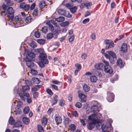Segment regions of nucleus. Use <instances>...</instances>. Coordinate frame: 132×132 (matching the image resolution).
I'll list each match as a JSON object with an SVG mask.
<instances>
[{
    "instance_id": "obj_38",
    "label": "nucleus",
    "mask_w": 132,
    "mask_h": 132,
    "mask_svg": "<svg viewBox=\"0 0 132 132\" xmlns=\"http://www.w3.org/2000/svg\"><path fill=\"white\" fill-rule=\"evenodd\" d=\"M65 104V102L64 100H61L60 101L59 105L63 107Z\"/></svg>"
},
{
    "instance_id": "obj_7",
    "label": "nucleus",
    "mask_w": 132,
    "mask_h": 132,
    "mask_svg": "<svg viewBox=\"0 0 132 132\" xmlns=\"http://www.w3.org/2000/svg\"><path fill=\"white\" fill-rule=\"evenodd\" d=\"M49 63L48 60L45 61L40 60V61L39 62L38 64L39 66L41 68H43L45 67L44 64H47Z\"/></svg>"
},
{
    "instance_id": "obj_26",
    "label": "nucleus",
    "mask_w": 132,
    "mask_h": 132,
    "mask_svg": "<svg viewBox=\"0 0 132 132\" xmlns=\"http://www.w3.org/2000/svg\"><path fill=\"white\" fill-rule=\"evenodd\" d=\"M45 6V3L44 1H42L40 2L39 4V7L41 8H44Z\"/></svg>"
},
{
    "instance_id": "obj_21",
    "label": "nucleus",
    "mask_w": 132,
    "mask_h": 132,
    "mask_svg": "<svg viewBox=\"0 0 132 132\" xmlns=\"http://www.w3.org/2000/svg\"><path fill=\"white\" fill-rule=\"evenodd\" d=\"M84 90L86 92H88L90 90V87L87 85H85L83 87Z\"/></svg>"
},
{
    "instance_id": "obj_5",
    "label": "nucleus",
    "mask_w": 132,
    "mask_h": 132,
    "mask_svg": "<svg viewBox=\"0 0 132 132\" xmlns=\"http://www.w3.org/2000/svg\"><path fill=\"white\" fill-rule=\"evenodd\" d=\"M108 54H105V56L106 58H116V55L115 54L111 51H108L107 52Z\"/></svg>"
},
{
    "instance_id": "obj_6",
    "label": "nucleus",
    "mask_w": 132,
    "mask_h": 132,
    "mask_svg": "<svg viewBox=\"0 0 132 132\" xmlns=\"http://www.w3.org/2000/svg\"><path fill=\"white\" fill-rule=\"evenodd\" d=\"M90 110L91 112L95 113H97L100 111L98 106L96 105L92 106L90 108Z\"/></svg>"
},
{
    "instance_id": "obj_11",
    "label": "nucleus",
    "mask_w": 132,
    "mask_h": 132,
    "mask_svg": "<svg viewBox=\"0 0 132 132\" xmlns=\"http://www.w3.org/2000/svg\"><path fill=\"white\" fill-rule=\"evenodd\" d=\"M79 97L81 99L80 101L81 102H84L86 101V96L82 93H80L79 94Z\"/></svg>"
},
{
    "instance_id": "obj_2",
    "label": "nucleus",
    "mask_w": 132,
    "mask_h": 132,
    "mask_svg": "<svg viewBox=\"0 0 132 132\" xmlns=\"http://www.w3.org/2000/svg\"><path fill=\"white\" fill-rule=\"evenodd\" d=\"M27 55L24 60L26 62V65L29 68H32L34 66V64L32 61L35 60V55L31 52H28Z\"/></svg>"
},
{
    "instance_id": "obj_4",
    "label": "nucleus",
    "mask_w": 132,
    "mask_h": 132,
    "mask_svg": "<svg viewBox=\"0 0 132 132\" xmlns=\"http://www.w3.org/2000/svg\"><path fill=\"white\" fill-rule=\"evenodd\" d=\"M107 100L109 102H112L113 101L114 99V95L112 93L110 92H107Z\"/></svg>"
},
{
    "instance_id": "obj_27",
    "label": "nucleus",
    "mask_w": 132,
    "mask_h": 132,
    "mask_svg": "<svg viewBox=\"0 0 132 132\" xmlns=\"http://www.w3.org/2000/svg\"><path fill=\"white\" fill-rule=\"evenodd\" d=\"M58 13L61 15H64L65 16L64 14L66 13V12L65 10L62 9H60L58 10L57 11Z\"/></svg>"
},
{
    "instance_id": "obj_45",
    "label": "nucleus",
    "mask_w": 132,
    "mask_h": 132,
    "mask_svg": "<svg viewBox=\"0 0 132 132\" xmlns=\"http://www.w3.org/2000/svg\"><path fill=\"white\" fill-rule=\"evenodd\" d=\"M25 84L28 85V86H31L32 85L31 81L30 80H26L25 81Z\"/></svg>"
},
{
    "instance_id": "obj_47",
    "label": "nucleus",
    "mask_w": 132,
    "mask_h": 132,
    "mask_svg": "<svg viewBox=\"0 0 132 132\" xmlns=\"http://www.w3.org/2000/svg\"><path fill=\"white\" fill-rule=\"evenodd\" d=\"M75 106L77 108H80L81 107V104L79 102H77L75 104Z\"/></svg>"
},
{
    "instance_id": "obj_25",
    "label": "nucleus",
    "mask_w": 132,
    "mask_h": 132,
    "mask_svg": "<svg viewBox=\"0 0 132 132\" xmlns=\"http://www.w3.org/2000/svg\"><path fill=\"white\" fill-rule=\"evenodd\" d=\"M65 18L62 16H60L57 18L56 20L58 22H61L64 21Z\"/></svg>"
},
{
    "instance_id": "obj_41",
    "label": "nucleus",
    "mask_w": 132,
    "mask_h": 132,
    "mask_svg": "<svg viewBox=\"0 0 132 132\" xmlns=\"http://www.w3.org/2000/svg\"><path fill=\"white\" fill-rule=\"evenodd\" d=\"M14 126L15 127H20L21 125V122L19 121H18V122H15L14 124Z\"/></svg>"
},
{
    "instance_id": "obj_54",
    "label": "nucleus",
    "mask_w": 132,
    "mask_h": 132,
    "mask_svg": "<svg viewBox=\"0 0 132 132\" xmlns=\"http://www.w3.org/2000/svg\"><path fill=\"white\" fill-rule=\"evenodd\" d=\"M89 20V18L86 19L82 21V22L83 24H85L88 22Z\"/></svg>"
},
{
    "instance_id": "obj_44",
    "label": "nucleus",
    "mask_w": 132,
    "mask_h": 132,
    "mask_svg": "<svg viewBox=\"0 0 132 132\" xmlns=\"http://www.w3.org/2000/svg\"><path fill=\"white\" fill-rule=\"evenodd\" d=\"M46 92L47 93L51 96H52L53 94V93L52 91V90L50 89H47L46 90Z\"/></svg>"
},
{
    "instance_id": "obj_20",
    "label": "nucleus",
    "mask_w": 132,
    "mask_h": 132,
    "mask_svg": "<svg viewBox=\"0 0 132 132\" xmlns=\"http://www.w3.org/2000/svg\"><path fill=\"white\" fill-rule=\"evenodd\" d=\"M31 80L33 81V82L34 83L38 84L40 82L39 79L37 78H32Z\"/></svg>"
},
{
    "instance_id": "obj_29",
    "label": "nucleus",
    "mask_w": 132,
    "mask_h": 132,
    "mask_svg": "<svg viewBox=\"0 0 132 132\" xmlns=\"http://www.w3.org/2000/svg\"><path fill=\"white\" fill-rule=\"evenodd\" d=\"M37 42L41 45H44L45 43V40L44 39H39L37 41Z\"/></svg>"
},
{
    "instance_id": "obj_61",
    "label": "nucleus",
    "mask_w": 132,
    "mask_h": 132,
    "mask_svg": "<svg viewBox=\"0 0 132 132\" xmlns=\"http://www.w3.org/2000/svg\"><path fill=\"white\" fill-rule=\"evenodd\" d=\"M104 43L106 44H109L111 43V41L110 42V41L108 39H106L104 40Z\"/></svg>"
},
{
    "instance_id": "obj_34",
    "label": "nucleus",
    "mask_w": 132,
    "mask_h": 132,
    "mask_svg": "<svg viewBox=\"0 0 132 132\" xmlns=\"http://www.w3.org/2000/svg\"><path fill=\"white\" fill-rule=\"evenodd\" d=\"M53 36V33L50 32L46 36L47 39H50Z\"/></svg>"
},
{
    "instance_id": "obj_24",
    "label": "nucleus",
    "mask_w": 132,
    "mask_h": 132,
    "mask_svg": "<svg viewBox=\"0 0 132 132\" xmlns=\"http://www.w3.org/2000/svg\"><path fill=\"white\" fill-rule=\"evenodd\" d=\"M15 122V120L13 119V117L11 116L9 119V123L11 125H13Z\"/></svg>"
},
{
    "instance_id": "obj_17",
    "label": "nucleus",
    "mask_w": 132,
    "mask_h": 132,
    "mask_svg": "<svg viewBox=\"0 0 132 132\" xmlns=\"http://www.w3.org/2000/svg\"><path fill=\"white\" fill-rule=\"evenodd\" d=\"M42 123L43 125L45 126L47 123V120L45 117H44L42 121Z\"/></svg>"
},
{
    "instance_id": "obj_13",
    "label": "nucleus",
    "mask_w": 132,
    "mask_h": 132,
    "mask_svg": "<svg viewBox=\"0 0 132 132\" xmlns=\"http://www.w3.org/2000/svg\"><path fill=\"white\" fill-rule=\"evenodd\" d=\"M117 65L120 68H122L123 66L122 65V60L119 58L117 61L116 62Z\"/></svg>"
},
{
    "instance_id": "obj_30",
    "label": "nucleus",
    "mask_w": 132,
    "mask_h": 132,
    "mask_svg": "<svg viewBox=\"0 0 132 132\" xmlns=\"http://www.w3.org/2000/svg\"><path fill=\"white\" fill-rule=\"evenodd\" d=\"M30 46L32 48H35L37 46V44L36 42L34 41H32L30 44Z\"/></svg>"
},
{
    "instance_id": "obj_43",
    "label": "nucleus",
    "mask_w": 132,
    "mask_h": 132,
    "mask_svg": "<svg viewBox=\"0 0 132 132\" xmlns=\"http://www.w3.org/2000/svg\"><path fill=\"white\" fill-rule=\"evenodd\" d=\"M31 72L32 75H37L38 73V72L36 70L33 69L31 70Z\"/></svg>"
},
{
    "instance_id": "obj_62",
    "label": "nucleus",
    "mask_w": 132,
    "mask_h": 132,
    "mask_svg": "<svg viewBox=\"0 0 132 132\" xmlns=\"http://www.w3.org/2000/svg\"><path fill=\"white\" fill-rule=\"evenodd\" d=\"M49 27L50 30L52 31H53L54 30V27L52 25H51Z\"/></svg>"
},
{
    "instance_id": "obj_10",
    "label": "nucleus",
    "mask_w": 132,
    "mask_h": 132,
    "mask_svg": "<svg viewBox=\"0 0 132 132\" xmlns=\"http://www.w3.org/2000/svg\"><path fill=\"white\" fill-rule=\"evenodd\" d=\"M127 46L126 43H123L121 45L120 51L123 53L127 52Z\"/></svg>"
},
{
    "instance_id": "obj_32",
    "label": "nucleus",
    "mask_w": 132,
    "mask_h": 132,
    "mask_svg": "<svg viewBox=\"0 0 132 132\" xmlns=\"http://www.w3.org/2000/svg\"><path fill=\"white\" fill-rule=\"evenodd\" d=\"M29 111V108L28 106L26 107L23 110V113L25 114H27Z\"/></svg>"
},
{
    "instance_id": "obj_42",
    "label": "nucleus",
    "mask_w": 132,
    "mask_h": 132,
    "mask_svg": "<svg viewBox=\"0 0 132 132\" xmlns=\"http://www.w3.org/2000/svg\"><path fill=\"white\" fill-rule=\"evenodd\" d=\"M30 8V6L29 5L26 4V5L24 6V8L23 9L25 11H28L29 10Z\"/></svg>"
},
{
    "instance_id": "obj_37",
    "label": "nucleus",
    "mask_w": 132,
    "mask_h": 132,
    "mask_svg": "<svg viewBox=\"0 0 132 132\" xmlns=\"http://www.w3.org/2000/svg\"><path fill=\"white\" fill-rule=\"evenodd\" d=\"M22 91H27L30 89L29 86L27 85H25L22 87Z\"/></svg>"
},
{
    "instance_id": "obj_3",
    "label": "nucleus",
    "mask_w": 132,
    "mask_h": 132,
    "mask_svg": "<svg viewBox=\"0 0 132 132\" xmlns=\"http://www.w3.org/2000/svg\"><path fill=\"white\" fill-rule=\"evenodd\" d=\"M99 121L94 119L88 123L87 127V128L89 130H92L94 127L95 125L99 123Z\"/></svg>"
},
{
    "instance_id": "obj_55",
    "label": "nucleus",
    "mask_w": 132,
    "mask_h": 132,
    "mask_svg": "<svg viewBox=\"0 0 132 132\" xmlns=\"http://www.w3.org/2000/svg\"><path fill=\"white\" fill-rule=\"evenodd\" d=\"M80 122L83 126H85L86 125V123L85 122V119H80Z\"/></svg>"
},
{
    "instance_id": "obj_31",
    "label": "nucleus",
    "mask_w": 132,
    "mask_h": 132,
    "mask_svg": "<svg viewBox=\"0 0 132 132\" xmlns=\"http://www.w3.org/2000/svg\"><path fill=\"white\" fill-rule=\"evenodd\" d=\"M77 9V6H75L73 7L70 8V9L71 12L72 13H74L76 12Z\"/></svg>"
},
{
    "instance_id": "obj_53",
    "label": "nucleus",
    "mask_w": 132,
    "mask_h": 132,
    "mask_svg": "<svg viewBox=\"0 0 132 132\" xmlns=\"http://www.w3.org/2000/svg\"><path fill=\"white\" fill-rule=\"evenodd\" d=\"M26 91H22V92L23 93V95L24 96L27 97H29L30 95L28 93L27 94L26 92Z\"/></svg>"
},
{
    "instance_id": "obj_15",
    "label": "nucleus",
    "mask_w": 132,
    "mask_h": 132,
    "mask_svg": "<svg viewBox=\"0 0 132 132\" xmlns=\"http://www.w3.org/2000/svg\"><path fill=\"white\" fill-rule=\"evenodd\" d=\"M108 128L107 126L104 123L102 124L101 126V128L103 132H106Z\"/></svg>"
},
{
    "instance_id": "obj_35",
    "label": "nucleus",
    "mask_w": 132,
    "mask_h": 132,
    "mask_svg": "<svg viewBox=\"0 0 132 132\" xmlns=\"http://www.w3.org/2000/svg\"><path fill=\"white\" fill-rule=\"evenodd\" d=\"M69 24V22L68 21L63 22L60 24V25L62 27H65Z\"/></svg>"
},
{
    "instance_id": "obj_63",
    "label": "nucleus",
    "mask_w": 132,
    "mask_h": 132,
    "mask_svg": "<svg viewBox=\"0 0 132 132\" xmlns=\"http://www.w3.org/2000/svg\"><path fill=\"white\" fill-rule=\"evenodd\" d=\"M91 38L93 40H95V33H93L91 35Z\"/></svg>"
},
{
    "instance_id": "obj_51",
    "label": "nucleus",
    "mask_w": 132,
    "mask_h": 132,
    "mask_svg": "<svg viewBox=\"0 0 132 132\" xmlns=\"http://www.w3.org/2000/svg\"><path fill=\"white\" fill-rule=\"evenodd\" d=\"M52 82L54 84L56 85H59L61 83V82H59L56 80H52Z\"/></svg>"
},
{
    "instance_id": "obj_33",
    "label": "nucleus",
    "mask_w": 132,
    "mask_h": 132,
    "mask_svg": "<svg viewBox=\"0 0 132 132\" xmlns=\"http://www.w3.org/2000/svg\"><path fill=\"white\" fill-rule=\"evenodd\" d=\"M37 129L39 132H44V130L43 127L40 125H38Z\"/></svg>"
},
{
    "instance_id": "obj_49",
    "label": "nucleus",
    "mask_w": 132,
    "mask_h": 132,
    "mask_svg": "<svg viewBox=\"0 0 132 132\" xmlns=\"http://www.w3.org/2000/svg\"><path fill=\"white\" fill-rule=\"evenodd\" d=\"M37 52L40 54L41 53H43V50L42 48L38 49L37 50Z\"/></svg>"
},
{
    "instance_id": "obj_28",
    "label": "nucleus",
    "mask_w": 132,
    "mask_h": 132,
    "mask_svg": "<svg viewBox=\"0 0 132 132\" xmlns=\"http://www.w3.org/2000/svg\"><path fill=\"white\" fill-rule=\"evenodd\" d=\"M58 96L57 95H55L54 97V102L52 104V106H53L57 103L58 101Z\"/></svg>"
},
{
    "instance_id": "obj_8",
    "label": "nucleus",
    "mask_w": 132,
    "mask_h": 132,
    "mask_svg": "<svg viewBox=\"0 0 132 132\" xmlns=\"http://www.w3.org/2000/svg\"><path fill=\"white\" fill-rule=\"evenodd\" d=\"M75 66L77 68L75 71V75H77L78 72L81 69V66L80 64L79 63H76L75 64Z\"/></svg>"
},
{
    "instance_id": "obj_16",
    "label": "nucleus",
    "mask_w": 132,
    "mask_h": 132,
    "mask_svg": "<svg viewBox=\"0 0 132 132\" xmlns=\"http://www.w3.org/2000/svg\"><path fill=\"white\" fill-rule=\"evenodd\" d=\"M32 21V17L30 16H27L25 19V21L27 24L30 23Z\"/></svg>"
},
{
    "instance_id": "obj_40",
    "label": "nucleus",
    "mask_w": 132,
    "mask_h": 132,
    "mask_svg": "<svg viewBox=\"0 0 132 132\" xmlns=\"http://www.w3.org/2000/svg\"><path fill=\"white\" fill-rule=\"evenodd\" d=\"M40 35V33L38 31H36L34 33V36L36 38H39Z\"/></svg>"
},
{
    "instance_id": "obj_58",
    "label": "nucleus",
    "mask_w": 132,
    "mask_h": 132,
    "mask_svg": "<svg viewBox=\"0 0 132 132\" xmlns=\"http://www.w3.org/2000/svg\"><path fill=\"white\" fill-rule=\"evenodd\" d=\"M56 27L57 26V23L53 20H51L50 21Z\"/></svg>"
},
{
    "instance_id": "obj_36",
    "label": "nucleus",
    "mask_w": 132,
    "mask_h": 132,
    "mask_svg": "<svg viewBox=\"0 0 132 132\" xmlns=\"http://www.w3.org/2000/svg\"><path fill=\"white\" fill-rule=\"evenodd\" d=\"M48 31V28L46 26H44L42 28V31L45 34Z\"/></svg>"
},
{
    "instance_id": "obj_52",
    "label": "nucleus",
    "mask_w": 132,
    "mask_h": 132,
    "mask_svg": "<svg viewBox=\"0 0 132 132\" xmlns=\"http://www.w3.org/2000/svg\"><path fill=\"white\" fill-rule=\"evenodd\" d=\"M26 3L25 2H23L21 3L20 5V8L21 9H23L24 7L26 5Z\"/></svg>"
},
{
    "instance_id": "obj_23",
    "label": "nucleus",
    "mask_w": 132,
    "mask_h": 132,
    "mask_svg": "<svg viewBox=\"0 0 132 132\" xmlns=\"http://www.w3.org/2000/svg\"><path fill=\"white\" fill-rule=\"evenodd\" d=\"M69 127L71 131H74L76 129V125L73 124H71L69 126Z\"/></svg>"
},
{
    "instance_id": "obj_14",
    "label": "nucleus",
    "mask_w": 132,
    "mask_h": 132,
    "mask_svg": "<svg viewBox=\"0 0 132 132\" xmlns=\"http://www.w3.org/2000/svg\"><path fill=\"white\" fill-rule=\"evenodd\" d=\"M7 11V13L9 14H14V11L12 7H8Z\"/></svg>"
},
{
    "instance_id": "obj_57",
    "label": "nucleus",
    "mask_w": 132,
    "mask_h": 132,
    "mask_svg": "<svg viewBox=\"0 0 132 132\" xmlns=\"http://www.w3.org/2000/svg\"><path fill=\"white\" fill-rule=\"evenodd\" d=\"M66 36H62V37L60 38V41L61 42H62L63 40H64L66 38Z\"/></svg>"
},
{
    "instance_id": "obj_48",
    "label": "nucleus",
    "mask_w": 132,
    "mask_h": 132,
    "mask_svg": "<svg viewBox=\"0 0 132 132\" xmlns=\"http://www.w3.org/2000/svg\"><path fill=\"white\" fill-rule=\"evenodd\" d=\"M51 86L55 90H59L58 88L54 84H51Z\"/></svg>"
},
{
    "instance_id": "obj_1",
    "label": "nucleus",
    "mask_w": 132,
    "mask_h": 132,
    "mask_svg": "<svg viewBox=\"0 0 132 132\" xmlns=\"http://www.w3.org/2000/svg\"><path fill=\"white\" fill-rule=\"evenodd\" d=\"M103 62L105 64L104 65L102 63H97L94 66L95 68L97 70H104L105 72L110 74H112L113 72V70L110 66L109 65L108 62L105 60H103Z\"/></svg>"
},
{
    "instance_id": "obj_19",
    "label": "nucleus",
    "mask_w": 132,
    "mask_h": 132,
    "mask_svg": "<svg viewBox=\"0 0 132 132\" xmlns=\"http://www.w3.org/2000/svg\"><path fill=\"white\" fill-rule=\"evenodd\" d=\"M90 79L91 82H95L97 80V78L96 76H92L90 77Z\"/></svg>"
},
{
    "instance_id": "obj_46",
    "label": "nucleus",
    "mask_w": 132,
    "mask_h": 132,
    "mask_svg": "<svg viewBox=\"0 0 132 132\" xmlns=\"http://www.w3.org/2000/svg\"><path fill=\"white\" fill-rule=\"evenodd\" d=\"M38 92H35L33 94V98L35 99H36L38 96Z\"/></svg>"
},
{
    "instance_id": "obj_9",
    "label": "nucleus",
    "mask_w": 132,
    "mask_h": 132,
    "mask_svg": "<svg viewBox=\"0 0 132 132\" xmlns=\"http://www.w3.org/2000/svg\"><path fill=\"white\" fill-rule=\"evenodd\" d=\"M55 121L56 123V124L58 125L61 123L62 121V119L61 117L59 116H55Z\"/></svg>"
},
{
    "instance_id": "obj_60",
    "label": "nucleus",
    "mask_w": 132,
    "mask_h": 132,
    "mask_svg": "<svg viewBox=\"0 0 132 132\" xmlns=\"http://www.w3.org/2000/svg\"><path fill=\"white\" fill-rule=\"evenodd\" d=\"M38 89L36 87H34L31 89L32 92H36V91H38Z\"/></svg>"
},
{
    "instance_id": "obj_18",
    "label": "nucleus",
    "mask_w": 132,
    "mask_h": 132,
    "mask_svg": "<svg viewBox=\"0 0 132 132\" xmlns=\"http://www.w3.org/2000/svg\"><path fill=\"white\" fill-rule=\"evenodd\" d=\"M22 120L23 123L26 124H28L29 123L30 120L28 118L24 117L22 118Z\"/></svg>"
},
{
    "instance_id": "obj_39",
    "label": "nucleus",
    "mask_w": 132,
    "mask_h": 132,
    "mask_svg": "<svg viewBox=\"0 0 132 132\" xmlns=\"http://www.w3.org/2000/svg\"><path fill=\"white\" fill-rule=\"evenodd\" d=\"M116 59L117 57H112V58H108V59L109 60L110 62L111 63H112V64H114L115 63V62L114 59H115V60H116Z\"/></svg>"
},
{
    "instance_id": "obj_59",
    "label": "nucleus",
    "mask_w": 132,
    "mask_h": 132,
    "mask_svg": "<svg viewBox=\"0 0 132 132\" xmlns=\"http://www.w3.org/2000/svg\"><path fill=\"white\" fill-rule=\"evenodd\" d=\"M36 3H33L32 5H31V6L30 8V9L31 10H32L36 6Z\"/></svg>"
},
{
    "instance_id": "obj_12",
    "label": "nucleus",
    "mask_w": 132,
    "mask_h": 132,
    "mask_svg": "<svg viewBox=\"0 0 132 132\" xmlns=\"http://www.w3.org/2000/svg\"><path fill=\"white\" fill-rule=\"evenodd\" d=\"M39 58L40 60L45 61V60H48L46 59L47 58L46 55L45 53H41L39 55Z\"/></svg>"
},
{
    "instance_id": "obj_64",
    "label": "nucleus",
    "mask_w": 132,
    "mask_h": 132,
    "mask_svg": "<svg viewBox=\"0 0 132 132\" xmlns=\"http://www.w3.org/2000/svg\"><path fill=\"white\" fill-rule=\"evenodd\" d=\"M71 77H72L71 75H69L68 77V82H69L70 84V83L71 82Z\"/></svg>"
},
{
    "instance_id": "obj_56",
    "label": "nucleus",
    "mask_w": 132,
    "mask_h": 132,
    "mask_svg": "<svg viewBox=\"0 0 132 132\" xmlns=\"http://www.w3.org/2000/svg\"><path fill=\"white\" fill-rule=\"evenodd\" d=\"M74 39V35L72 36L69 39V41L70 42H72Z\"/></svg>"
},
{
    "instance_id": "obj_22",
    "label": "nucleus",
    "mask_w": 132,
    "mask_h": 132,
    "mask_svg": "<svg viewBox=\"0 0 132 132\" xmlns=\"http://www.w3.org/2000/svg\"><path fill=\"white\" fill-rule=\"evenodd\" d=\"M39 12V11L37 9H35L33 11L32 15L33 16L36 18V17L38 15V13Z\"/></svg>"
},
{
    "instance_id": "obj_50",
    "label": "nucleus",
    "mask_w": 132,
    "mask_h": 132,
    "mask_svg": "<svg viewBox=\"0 0 132 132\" xmlns=\"http://www.w3.org/2000/svg\"><path fill=\"white\" fill-rule=\"evenodd\" d=\"M8 7V6L6 5L5 4H3L2 5V9L4 10H7Z\"/></svg>"
}]
</instances>
